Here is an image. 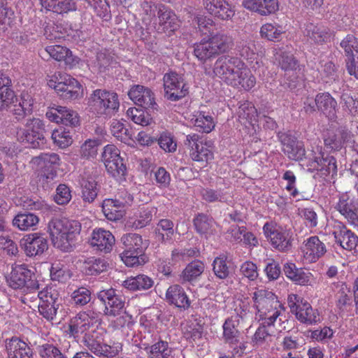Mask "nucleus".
Segmentation results:
<instances>
[{
	"label": "nucleus",
	"mask_w": 358,
	"mask_h": 358,
	"mask_svg": "<svg viewBox=\"0 0 358 358\" xmlns=\"http://www.w3.org/2000/svg\"><path fill=\"white\" fill-rule=\"evenodd\" d=\"M48 230L53 246L63 252H71L81 230L78 221L55 218L50 221Z\"/></svg>",
	"instance_id": "f257e3e1"
},
{
	"label": "nucleus",
	"mask_w": 358,
	"mask_h": 358,
	"mask_svg": "<svg viewBox=\"0 0 358 358\" xmlns=\"http://www.w3.org/2000/svg\"><path fill=\"white\" fill-rule=\"evenodd\" d=\"M120 243L123 250L120 257L126 266H141L148 261V257L145 255L148 243L143 241L141 235L136 233L125 234L121 237Z\"/></svg>",
	"instance_id": "f03ea898"
},
{
	"label": "nucleus",
	"mask_w": 358,
	"mask_h": 358,
	"mask_svg": "<svg viewBox=\"0 0 358 358\" xmlns=\"http://www.w3.org/2000/svg\"><path fill=\"white\" fill-rule=\"evenodd\" d=\"M89 106L97 115L105 118H110L119 110L120 102L115 92L106 90H96L89 98Z\"/></svg>",
	"instance_id": "7ed1b4c3"
},
{
	"label": "nucleus",
	"mask_w": 358,
	"mask_h": 358,
	"mask_svg": "<svg viewBox=\"0 0 358 358\" xmlns=\"http://www.w3.org/2000/svg\"><path fill=\"white\" fill-rule=\"evenodd\" d=\"M46 134L43 122L38 118H32L27 121L25 129H20L17 135L20 141L29 144L31 148H41L46 143Z\"/></svg>",
	"instance_id": "20e7f679"
},
{
	"label": "nucleus",
	"mask_w": 358,
	"mask_h": 358,
	"mask_svg": "<svg viewBox=\"0 0 358 358\" xmlns=\"http://www.w3.org/2000/svg\"><path fill=\"white\" fill-rule=\"evenodd\" d=\"M6 282L11 288L23 289L24 292H31L39 288L35 273L25 264L13 266L10 275L6 278Z\"/></svg>",
	"instance_id": "39448f33"
},
{
	"label": "nucleus",
	"mask_w": 358,
	"mask_h": 358,
	"mask_svg": "<svg viewBox=\"0 0 358 358\" xmlns=\"http://www.w3.org/2000/svg\"><path fill=\"white\" fill-rule=\"evenodd\" d=\"M308 170L310 172L317 171L322 175L332 177L337 175V163L336 158L322 151V149L317 153L314 151L309 155L307 162Z\"/></svg>",
	"instance_id": "423d86ee"
},
{
	"label": "nucleus",
	"mask_w": 358,
	"mask_h": 358,
	"mask_svg": "<svg viewBox=\"0 0 358 358\" xmlns=\"http://www.w3.org/2000/svg\"><path fill=\"white\" fill-rule=\"evenodd\" d=\"M164 96L171 101H177L188 93V87L182 76L176 72L166 73L164 76Z\"/></svg>",
	"instance_id": "0eeeda50"
},
{
	"label": "nucleus",
	"mask_w": 358,
	"mask_h": 358,
	"mask_svg": "<svg viewBox=\"0 0 358 358\" xmlns=\"http://www.w3.org/2000/svg\"><path fill=\"white\" fill-rule=\"evenodd\" d=\"M263 230L271 245L280 252H287L292 247V238L290 233L280 227L266 223Z\"/></svg>",
	"instance_id": "6e6552de"
},
{
	"label": "nucleus",
	"mask_w": 358,
	"mask_h": 358,
	"mask_svg": "<svg viewBox=\"0 0 358 358\" xmlns=\"http://www.w3.org/2000/svg\"><path fill=\"white\" fill-rule=\"evenodd\" d=\"M241 66H243V64L238 58L229 55L222 56L216 60L213 73L229 85L234 76H237Z\"/></svg>",
	"instance_id": "1a4fd4ad"
},
{
	"label": "nucleus",
	"mask_w": 358,
	"mask_h": 358,
	"mask_svg": "<svg viewBox=\"0 0 358 358\" xmlns=\"http://www.w3.org/2000/svg\"><path fill=\"white\" fill-rule=\"evenodd\" d=\"M278 138L282 145V150L291 160L301 161L305 158L306 149L303 143L289 133H279Z\"/></svg>",
	"instance_id": "9d476101"
},
{
	"label": "nucleus",
	"mask_w": 358,
	"mask_h": 358,
	"mask_svg": "<svg viewBox=\"0 0 358 358\" xmlns=\"http://www.w3.org/2000/svg\"><path fill=\"white\" fill-rule=\"evenodd\" d=\"M128 96L135 104L149 112L158 111V105L155 102V94L150 88L141 85H134L128 92Z\"/></svg>",
	"instance_id": "9b49d317"
},
{
	"label": "nucleus",
	"mask_w": 358,
	"mask_h": 358,
	"mask_svg": "<svg viewBox=\"0 0 358 358\" xmlns=\"http://www.w3.org/2000/svg\"><path fill=\"white\" fill-rule=\"evenodd\" d=\"M157 11L155 29L158 33H172L180 27V21L176 13L165 5L155 7Z\"/></svg>",
	"instance_id": "f8f14e48"
},
{
	"label": "nucleus",
	"mask_w": 358,
	"mask_h": 358,
	"mask_svg": "<svg viewBox=\"0 0 358 358\" xmlns=\"http://www.w3.org/2000/svg\"><path fill=\"white\" fill-rule=\"evenodd\" d=\"M60 158L56 153L42 154L38 157V166L41 169L39 170L38 176V181L45 184H48L57 176V166L59 164Z\"/></svg>",
	"instance_id": "ddd939ff"
},
{
	"label": "nucleus",
	"mask_w": 358,
	"mask_h": 358,
	"mask_svg": "<svg viewBox=\"0 0 358 358\" xmlns=\"http://www.w3.org/2000/svg\"><path fill=\"white\" fill-rule=\"evenodd\" d=\"M98 315L92 311L80 312L73 317L69 322V334L77 338L81 334L87 332L94 324V321L97 322Z\"/></svg>",
	"instance_id": "4468645a"
},
{
	"label": "nucleus",
	"mask_w": 358,
	"mask_h": 358,
	"mask_svg": "<svg viewBox=\"0 0 358 358\" xmlns=\"http://www.w3.org/2000/svg\"><path fill=\"white\" fill-rule=\"evenodd\" d=\"M20 247L27 256L36 257L48 249V239L44 234L40 233L29 234L20 240Z\"/></svg>",
	"instance_id": "2eb2a0df"
},
{
	"label": "nucleus",
	"mask_w": 358,
	"mask_h": 358,
	"mask_svg": "<svg viewBox=\"0 0 358 358\" xmlns=\"http://www.w3.org/2000/svg\"><path fill=\"white\" fill-rule=\"evenodd\" d=\"M97 297L105 305L104 313L106 315L115 317L121 313L124 307L123 297L113 288L101 290Z\"/></svg>",
	"instance_id": "dca6fc26"
},
{
	"label": "nucleus",
	"mask_w": 358,
	"mask_h": 358,
	"mask_svg": "<svg viewBox=\"0 0 358 358\" xmlns=\"http://www.w3.org/2000/svg\"><path fill=\"white\" fill-rule=\"evenodd\" d=\"M252 300L257 310L260 313V317L263 314L268 315L271 311L282 308V304L277 296L272 292L266 289L255 291L253 293Z\"/></svg>",
	"instance_id": "f3484780"
},
{
	"label": "nucleus",
	"mask_w": 358,
	"mask_h": 358,
	"mask_svg": "<svg viewBox=\"0 0 358 358\" xmlns=\"http://www.w3.org/2000/svg\"><path fill=\"white\" fill-rule=\"evenodd\" d=\"M205 10L221 20H229L235 15V8L228 0H203Z\"/></svg>",
	"instance_id": "a211bd4d"
},
{
	"label": "nucleus",
	"mask_w": 358,
	"mask_h": 358,
	"mask_svg": "<svg viewBox=\"0 0 358 358\" xmlns=\"http://www.w3.org/2000/svg\"><path fill=\"white\" fill-rule=\"evenodd\" d=\"M185 145L189 148V155L194 161L207 163L213 157L212 151L199 141L198 134L187 135L185 141Z\"/></svg>",
	"instance_id": "6ab92c4d"
},
{
	"label": "nucleus",
	"mask_w": 358,
	"mask_h": 358,
	"mask_svg": "<svg viewBox=\"0 0 358 358\" xmlns=\"http://www.w3.org/2000/svg\"><path fill=\"white\" fill-rule=\"evenodd\" d=\"M46 116L51 121L71 127H76L80 122L78 113L65 106H58L51 108L46 113Z\"/></svg>",
	"instance_id": "aec40b11"
},
{
	"label": "nucleus",
	"mask_w": 358,
	"mask_h": 358,
	"mask_svg": "<svg viewBox=\"0 0 358 358\" xmlns=\"http://www.w3.org/2000/svg\"><path fill=\"white\" fill-rule=\"evenodd\" d=\"M34 99L28 93H22L20 99L16 97L12 103L8 106L7 110H9L13 116L17 120L21 121L27 115H31L33 112Z\"/></svg>",
	"instance_id": "412c9836"
},
{
	"label": "nucleus",
	"mask_w": 358,
	"mask_h": 358,
	"mask_svg": "<svg viewBox=\"0 0 358 358\" xmlns=\"http://www.w3.org/2000/svg\"><path fill=\"white\" fill-rule=\"evenodd\" d=\"M333 235L335 242L343 249L352 251L358 247V236L345 225L336 226L333 231Z\"/></svg>",
	"instance_id": "4be33fe9"
},
{
	"label": "nucleus",
	"mask_w": 358,
	"mask_h": 358,
	"mask_svg": "<svg viewBox=\"0 0 358 358\" xmlns=\"http://www.w3.org/2000/svg\"><path fill=\"white\" fill-rule=\"evenodd\" d=\"M317 109L321 111L331 122L337 119V101L329 93L318 94L315 99Z\"/></svg>",
	"instance_id": "5701e85b"
},
{
	"label": "nucleus",
	"mask_w": 358,
	"mask_h": 358,
	"mask_svg": "<svg viewBox=\"0 0 358 358\" xmlns=\"http://www.w3.org/2000/svg\"><path fill=\"white\" fill-rule=\"evenodd\" d=\"M303 252L306 259L315 262L326 253L327 249L325 245L315 236L304 242Z\"/></svg>",
	"instance_id": "b1692460"
},
{
	"label": "nucleus",
	"mask_w": 358,
	"mask_h": 358,
	"mask_svg": "<svg viewBox=\"0 0 358 358\" xmlns=\"http://www.w3.org/2000/svg\"><path fill=\"white\" fill-rule=\"evenodd\" d=\"M114 243L115 237L109 231L103 229L93 231L90 244L96 247V250L105 253L109 252Z\"/></svg>",
	"instance_id": "393cba45"
},
{
	"label": "nucleus",
	"mask_w": 358,
	"mask_h": 358,
	"mask_svg": "<svg viewBox=\"0 0 358 358\" xmlns=\"http://www.w3.org/2000/svg\"><path fill=\"white\" fill-rule=\"evenodd\" d=\"M336 209L347 219L350 224L358 227L357 200L341 198L337 203Z\"/></svg>",
	"instance_id": "a878e982"
},
{
	"label": "nucleus",
	"mask_w": 358,
	"mask_h": 358,
	"mask_svg": "<svg viewBox=\"0 0 358 358\" xmlns=\"http://www.w3.org/2000/svg\"><path fill=\"white\" fill-rule=\"evenodd\" d=\"M6 348L8 358H31L32 350L19 338L13 337L6 341Z\"/></svg>",
	"instance_id": "bb28decb"
},
{
	"label": "nucleus",
	"mask_w": 358,
	"mask_h": 358,
	"mask_svg": "<svg viewBox=\"0 0 358 358\" xmlns=\"http://www.w3.org/2000/svg\"><path fill=\"white\" fill-rule=\"evenodd\" d=\"M54 89L63 99L72 101L81 96V85L76 79H69V85L55 84Z\"/></svg>",
	"instance_id": "cd10ccee"
},
{
	"label": "nucleus",
	"mask_w": 358,
	"mask_h": 358,
	"mask_svg": "<svg viewBox=\"0 0 358 358\" xmlns=\"http://www.w3.org/2000/svg\"><path fill=\"white\" fill-rule=\"evenodd\" d=\"M166 297L169 303L179 308L185 310L190 306V301L184 289L178 285L170 286L166 291Z\"/></svg>",
	"instance_id": "c85d7f7f"
},
{
	"label": "nucleus",
	"mask_w": 358,
	"mask_h": 358,
	"mask_svg": "<svg viewBox=\"0 0 358 358\" xmlns=\"http://www.w3.org/2000/svg\"><path fill=\"white\" fill-rule=\"evenodd\" d=\"M102 212L105 217L110 221H117L122 218L124 213L122 208H124L123 202L112 199H106L103 201Z\"/></svg>",
	"instance_id": "c756f323"
},
{
	"label": "nucleus",
	"mask_w": 358,
	"mask_h": 358,
	"mask_svg": "<svg viewBox=\"0 0 358 358\" xmlns=\"http://www.w3.org/2000/svg\"><path fill=\"white\" fill-rule=\"evenodd\" d=\"M240 315L236 314L228 317L223 324V338L226 343L238 342L239 331L237 329L240 323Z\"/></svg>",
	"instance_id": "7c9ffc66"
},
{
	"label": "nucleus",
	"mask_w": 358,
	"mask_h": 358,
	"mask_svg": "<svg viewBox=\"0 0 358 358\" xmlns=\"http://www.w3.org/2000/svg\"><path fill=\"white\" fill-rule=\"evenodd\" d=\"M41 6L48 10L64 14L76 9L73 0H40Z\"/></svg>",
	"instance_id": "2f4dec72"
},
{
	"label": "nucleus",
	"mask_w": 358,
	"mask_h": 358,
	"mask_svg": "<svg viewBox=\"0 0 358 358\" xmlns=\"http://www.w3.org/2000/svg\"><path fill=\"white\" fill-rule=\"evenodd\" d=\"M45 52L57 61H64L66 64L73 66L77 61L73 57L71 51L62 45H50L45 48Z\"/></svg>",
	"instance_id": "473e14b6"
},
{
	"label": "nucleus",
	"mask_w": 358,
	"mask_h": 358,
	"mask_svg": "<svg viewBox=\"0 0 358 358\" xmlns=\"http://www.w3.org/2000/svg\"><path fill=\"white\" fill-rule=\"evenodd\" d=\"M86 347L96 355H102L107 357H113L116 356L122 349V345L120 343H116L113 345H110L101 343L97 340L92 345L89 344Z\"/></svg>",
	"instance_id": "72a5a7b5"
},
{
	"label": "nucleus",
	"mask_w": 358,
	"mask_h": 358,
	"mask_svg": "<svg viewBox=\"0 0 358 358\" xmlns=\"http://www.w3.org/2000/svg\"><path fill=\"white\" fill-rule=\"evenodd\" d=\"M285 275L299 285H306L310 280V273L305 272L302 268H296L294 263L288 262L284 265Z\"/></svg>",
	"instance_id": "f704fd0d"
},
{
	"label": "nucleus",
	"mask_w": 358,
	"mask_h": 358,
	"mask_svg": "<svg viewBox=\"0 0 358 358\" xmlns=\"http://www.w3.org/2000/svg\"><path fill=\"white\" fill-rule=\"evenodd\" d=\"M39 222L38 216L31 213H20L13 220V225L21 231L34 229Z\"/></svg>",
	"instance_id": "c9c22d12"
},
{
	"label": "nucleus",
	"mask_w": 358,
	"mask_h": 358,
	"mask_svg": "<svg viewBox=\"0 0 358 358\" xmlns=\"http://www.w3.org/2000/svg\"><path fill=\"white\" fill-rule=\"evenodd\" d=\"M236 75L232 83H230V85L243 87L245 90H249L255 86L256 79L248 69L241 66Z\"/></svg>",
	"instance_id": "e433bc0d"
},
{
	"label": "nucleus",
	"mask_w": 358,
	"mask_h": 358,
	"mask_svg": "<svg viewBox=\"0 0 358 358\" xmlns=\"http://www.w3.org/2000/svg\"><path fill=\"white\" fill-rule=\"evenodd\" d=\"M305 34L316 43H323L329 37L328 29L326 27L313 23H308L306 25Z\"/></svg>",
	"instance_id": "4c0bfd02"
},
{
	"label": "nucleus",
	"mask_w": 358,
	"mask_h": 358,
	"mask_svg": "<svg viewBox=\"0 0 358 358\" xmlns=\"http://www.w3.org/2000/svg\"><path fill=\"white\" fill-rule=\"evenodd\" d=\"M348 132L344 130L328 131L324 137L326 148L333 150H340L348 137Z\"/></svg>",
	"instance_id": "58836bf2"
},
{
	"label": "nucleus",
	"mask_w": 358,
	"mask_h": 358,
	"mask_svg": "<svg viewBox=\"0 0 358 358\" xmlns=\"http://www.w3.org/2000/svg\"><path fill=\"white\" fill-rule=\"evenodd\" d=\"M208 40L217 55L228 51L233 46L232 38L223 33H217L212 36Z\"/></svg>",
	"instance_id": "ea45409f"
},
{
	"label": "nucleus",
	"mask_w": 358,
	"mask_h": 358,
	"mask_svg": "<svg viewBox=\"0 0 358 358\" xmlns=\"http://www.w3.org/2000/svg\"><path fill=\"white\" fill-rule=\"evenodd\" d=\"M152 279L145 275H138L124 281V286L132 291L147 290L152 287Z\"/></svg>",
	"instance_id": "a19ab883"
},
{
	"label": "nucleus",
	"mask_w": 358,
	"mask_h": 358,
	"mask_svg": "<svg viewBox=\"0 0 358 358\" xmlns=\"http://www.w3.org/2000/svg\"><path fill=\"white\" fill-rule=\"evenodd\" d=\"M82 198L85 202L92 203L98 194L97 182L92 177L83 178L81 181Z\"/></svg>",
	"instance_id": "79ce46f5"
},
{
	"label": "nucleus",
	"mask_w": 358,
	"mask_h": 358,
	"mask_svg": "<svg viewBox=\"0 0 358 358\" xmlns=\"http://www.w3.org/2000/svg\"><path fill=\"white\" fill-rule=\"evenodd\" d=\"M168 346L167 342L161 341L151 346L142 343L141 348L148 353L149 358H169L171 351L168 350Z\"/></svg>",
	"instance_id": "37998d69"
},
{
	"label": "nucleus",
	"mask_w": 358,
	"mask_h": 358,
	"mask_svg": "<svg viewBox=\"0 0 358 358\" xmlns=\"http://www.w3.org/2000/svg\"><path fill=\"white\" fill-rule=\"evenodd\" d=\"M295 315L296 318L303 323L312 324L320 321V317L317 310H313L307 302L301 304Z\"/></svg>",
	"instance_id": "c03bdc74"
},
{
	"label": "nucleus",
	"mask_w": 358,
	"mask_h": 358,
	"mask_svg": "<svg viewBox=\"0 0 358 358\" xmlns=\"http://www.w3.org/2000/svg\"><path fill=\"white\" fill-rule=\"evenodd\" d=\"M108 266V262L102 258L88 257L84 262V270L87 275H98L105 271Z\"/></svg>",
	"instance_id": "a18cd8bd"
},
{
	"label": "nucleus",
	"mask_w": 358,
	"mask_h": 358,
	"mask_svg": "<svg viewBox=\"0 0 358 358\" xmlns=\"http://www.w3.org/2000/svg\"><path fill=\"white\" fill-rule=\"evenodd\" d=\"M173 227L174 224L170 220H161L155 229L156 238L162 241L171 240L174 235Z\"/></svg>",
	"instance_id": "49530a36"
},
{
	"label": "nucleus",
	"mask_w": 358,
	"mask_h": 358,
	"mask_svg": "<svg viewBox=\"0 0 358 358\" xmlns=\"http://www.w3.org/2000/svg\"><path fill=\"white\" fill-rule=\"evenodd\" d=\"M204 271V264L199 260H194L187 265L180 278L183 282H190L199 277Z\"/></svg>",
	"instance_id": "de8ad7c7"
},
{
	"label": "nucleus",
	"mask_w": 358,
	"mask_h": 358,
	"mask_svg": "<svg viewBox=\"0 0 358 358\" xmlns=\"http://www.w3.org/2000/svg\"><path fill=\"white\" fill-rule=\"evenodd\" d=\"M275 60L282 70L293 71L296 69L298 62L294 55L282 50H279L275 54Z\"/></svg>",
	"instance_id": "09e8293b"
},
{
	"label": "nucleus",
	"mask_w": 358,
	"mask_h": 358,
	"mask_svg": "<svg viewBox=\"0 0 358 358\" xmlns=\"http://www.w3.org/2000/svg\"><path fill=\"white\" fill-rule=\"evenodd\" d=\"M213 270L215 275L220 279H226L229 277L232 268L227 258L224 255H220L215 258L213 263Z\"/></svg>",
	"instance_id": "8fccbe9b"
},
{
	"label": "nucleus",
	"mask_w": 358,
	"mask_h": 358,
	"mask_svg": "<svg viewBox=\"0 0 358 358\" xmlns=\"http://www.w3.org/2000/svg\"><path fill=\"white\" fill-rule=\"evenodd\" d=\"M194 53L202 62H206L207 59L217 56L209 40L201 41L200 43L194 44Z\"/></svg>",
	"instance_id": "3c124183"
},
{
	"label": "nucleus",
	"mask_w": 358,
	"mask_h": 358,
	"mask_svg": "<svg viewBox=\"0 0 358 358\" xmlns=\"http://www.w3.org/2000/svg\"><path fill=\"white\" fill-rule=\"evenodd\" d=\"M336 306L340 310H345L347 306L352 303V294L350 287L346 283H341L336 294Z\"/></svg>",
	"instance_id": "603ef678"
},
{
	"label": "nucleus",
	"mask_w": 358,
	"mask_h": 358,
	"mask_svg": "<svg viewBox=\"0 0 358 358\" xmlns=\"http://www.w3.org/2000/svg\"><path fill=\"white\" fill-rule=\"evenodd\" d=\"M283 33V28L277 24L267 23L264 24L260 29L262 37L271 41H280Z\"/></svg>",
	"instance_id": "864d4df0"
},
{
	"label": "nucleus",
	"mask_w": 358,
	"mask_h": 358,
	"mask_svg": "<svg viewBox=\"0 0 358 358\" xmlns=\"http://www.w3.org/2000/svg\"><path fill=\"white\" fill-rule=\"evenodd\" d=\"M105 166L108 173L115 178L122 179L126 175L127 167L122 157H117L114 162L109 161Z\"/></svg>",
	"instance_id": "5fc2aeb1"
},
{
	"label": "nucleus",
	"mask_w": 358,
	"mask_h": 358,
	"mask_svg": "<svg viewBox=\"0 0 358 358\" xmlns=\"http://www.w3.org/2000/svg\"><path fill=\"white\" fill-rule=\"evenodd\" d=\"M51 138L54 143L61 148H67L73 142L70 131L62 127L53 130L51 133Z\"/></svg>",
	"instance_id": "6e6d98bb"
},
{
	"label": "nucleus",
	"mask_w": 358,
	"mask_h": 358,
	"mask_svg": "<svg viewBox=\"0 0 358 358\" xmlns=\"http://www.w3.org/2000/svg\"><path fill=\"white\" fill-rule=\"evenodd\" d=\"M110 130L112 134L122 142L127 143L131 138L129 129L119 120H113L110 125Z\"/></svg>",
	"instance_id": "4d7b16f0"
},
{
	"label": "nucleus",
	"mask_w": 358,
	"mask_h": 358,
	"mask_svg": "<svg viewBox=\"0 0 358 358\" xmlns=\"http://www.w3.org/2000/svg\"><path fill=\"white\" fill-rule=\"evenodd\" d=\"M99 145V141L97 139L86 140L80 147V156L85 159L94 157L97 154L98 147Z\"/></svg>",
	"instance_id": "13d9d810"
},
{
	"label": "nucleus",
	"mask_w": 358,
	"mask_h": 358,
	"mask_svg": "<svg viewBox=\"0 0 358 358\" xmlns=\"http://www.w3.org/2000/svg\"><path fill=\"white\" fill-rule=\"evenodd\" d=\"M194 225L199 234H206L212 227L213 220L206 215L201 213L194 219Z\"/></svg>",
	"instance_id": "bf43d9fd"
},
{
	"label": "nucleus",
	"mask_w": 358,
	"mask_h": 358,
	"mask_svg": "<svg viewBox=\"0 0 358 358\" xmlns=\"http://www.w3.org/2000/svg\"><path fill=\"white\" fill-rule=\"evenodd\" d=\"M341 47L344 50L346 57L353 55V51L358 53V38L352 34H348L340 43Z\"/></svg>",
	"instance_id": "052dcab7"
},
{
	"label": "nucleus",
	"mask_w": 358,
	"mask_h": 358,
	"mask_svg": "<svg viewBox=\"0 0 358 358\" xmlns=\"http://www.w3.org/2000/svg\"><path fill=\"white\" fill-rule=\"evenodd\" d=\"M59 307V303H50L43 301L39 303L38 308L39 313L43 318L48 321H52L57 315Z\"/></svg>",
	"instance_id": "680f3d73"
},
{
	"label": "nucleus",
	"mask_w": 358,
	"mask_h": 358,
	"mask_svg": "<svg viewBox=\"0 0 358 358\" xmlns=\"http://www.w3.org/2000/svg\"><path fill=\"white\" fill-rule=\"evenodd\" d=\"M341 104L343 109L350 115L353 116L358 115V100L354 99L348 93L344 92L341 94Z\"/></svg>",
	"instance_id": "e2e57ef3"
},
{
	"label": "nucleus",
	"mask_w": 358,
	"mask_h": 358,
	"mask_svg": "<svg viewBox=\"0 0 358 358\" xmlns=\"http://www.w3.org/2000/svg\"><path fill=\"white\" fill-rule=\"evenodd\" d=\"M71 299L76 306H83L91 300V292L85 287H79L71 294Z\"/></svg>",
	"instance_id": "0e129e2a"
},
{
	"label": "nucleus",
	"mask_w": 358,
	"mask_h": 358,
	"mask_svg": "<svg viewBox=\"0 0 358 358\" xmlns=\"http://www.w3.org/2000/svg\"><path fill=\"white\" fill-rule=\"evenodd\" d=\"M203 331V326L194 320V322H191L187 324L186 331H185L184 334L187 339H191L193 341H196L202 337Z\"/></svg>",
	"instance_id": "69168bd1"
},
{
	"label": "nucleus",
	"mask_w": 358,
	"mask_h": 358,
	"mask_svg": "<svg viewBox=\"0 0 358 358\" xmlns=\"http://www.w3.org/2000/svg\"><path fill=\"white\" fill-rule=\"evenodd\" d=\"M38 352L41 358H65L59 348L50 343L39 346Z\"/></svg>",
	"instance_id": "338daca9"
},
{
	"label": "nucleus",
	"mask_w": 358,
	"mask_h": 358,
	"mask_svg": "<svg viewBox=\"0 0 358 358\" xmlns=\"http://www.w3.org/2000/svg\"><path fill=\"white\" fill-rule=\"evenodd\" d=\"M71 199V190L68 186L64 184H60L56 189V194L54 196L55 201L59 205L68 203Z\"/></svg>",
	"instance_id": "774afa93"
}]
</instances>
